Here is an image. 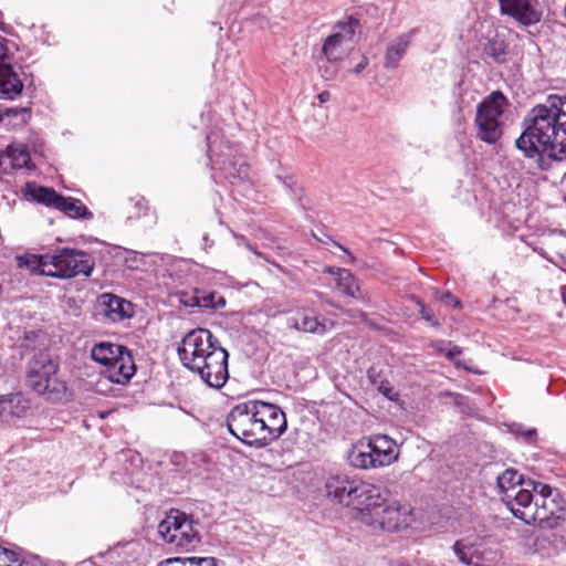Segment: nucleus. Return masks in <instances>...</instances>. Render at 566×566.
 <instances>
[{"label": "nucleus", "mask_w": 566, "mask_h": 566, "mask_svg": "<svg viewBox=\"0 0 566 566\" xmlns=\"http://www.w3.org/2000/svg\"><path fill=\"white\" fill-rule=\"evenodd\" d=\"M523 132L515 146L526 158L547 169L548 160H562L566 154V95H549L523 119Z\"/></svg>", "instance_id": "1"}, {"label": "nucleus", "mask_w": 566, "mask_h": 566, "mask_svg": "<svg viewBox=\"0 0 566 566\" xmlns=\"http://www.w3.org/2000/svg\"><path fill=\"white\" fill-rule=\"evenodd\" d=\"M178 356L186 368L211 388L220 389L229 379V354L209 329L196 328L187 333L178 347Z\"/></svg>", "instance_id": "2"}, {"label": "nucleus", "mask_w": 566, "mask_h": 566, "mask_svg": "<svg viewBox=\"0 0 566 566\" xmlns=\"http://www.w3.org/2000/svg\"><path fill=\"white\" fill-rule=\"evenodd\" d=\"M532 486L533 500L528 504L515 509L514 516L525 523H538L542 527L555 528L560 526L565 520L563 513L565 501L557 489L551 485L528 480Z\"/></svg>", "instance_id": "3"}, {"label": "nucleus", "mask_w": 566, "mask_h": 566, "mask_svg": "<svg viewBox=\"0 0 566 566\" xmlns=\"http://www.w3.org/2000/svg\"><path fill=\"white\" fill-rule=\"evenodd\" d=\"M325 493L332 501L353 506L361 514L368 501L379 500V488L347 473H333L325 481Z\"/></svg>", "instance_id": "4"}, {"label": "nucleus", "mask_w": 566, "mask_h": 566, "mask_svg": "<svg viewBox=\"0 0 566 566\" xmlns=\"http://www.w3.org/2000/svg\"><path fill=\"white\" fill-rule=\"evenodd\" d=\"M59 363L46 352L35 353L27 366V384L38 395L51 402L61 401L66 394V385L56 374Z\"/></svg>", "instance_id": "5"}, {"label": "nucleus", "mask_w": 566, "mask_h": 566, "mask_svg": "<svg viewBox=\"0 0 566 566\" xmlns=\"http://www.w3.org/2000/svg\"><path fill=\"white\" fill-rule=\"evenodd\" d=\"M264 420L259 413V400L235 405L227 417L229 432L241 442L262 448Z\"/></svg>", "instance_id": "6"}, {"label": "nucleus", "mask_w": 566, "mask_h": 566, "mask_svg": "<svg viewBox=\"0 0 566 566\" xmlns=\"http://www.w3.org/2000/svg\"><path fill=\"white\" fill-rule=\"evenodd\" d=\"M509 106L507 98L500 91H494L476 106L474 124L476 137L486 143L495 144L503 135V114Z\"/></svg>", "instance_id": "7"}, {"label": "nucleus", "mask_w": 566, "mask_h": 566, "mask_svg": "<svg viewBox=\"0 0 566 566\" xmlns=\"http://www.w3.org/2000/svg\"><path fill=\"white\" fill-rule=\"evenodd\" d=\"M198 522L185 512L170 510L158 525V534L178 551L188 552L200 542Z\"/></svg>", "instance_id": "8"}, {"label": "nucleus", "mask_w": 566, "mask_h": 566, "mask_svg": "<svg viewBox=\"0 0 566 566\" xmlns=\"http://www.w3.org/2000/svg\"><path fill=\"white\" fill-rule=\"evenodd\" d=\"M410 513L411 511L407 506L398 502L386 504L379 490V500L368 501L359 518L366 525L387 532H396L409 525Z\"/></svg>", "instance_id": "9"}, {"label": "nucleus", "mask_w": 566, "mask_h": 566, "mask_svg": "<svg viewBox=\"0 0 566 566\" xmlns=\"http://www.w3.org/2000/svg\"><path fill=\"white\" fill-rule=\"evenodd\" d=\"M51 265L54 266L53 272H43L45 276L71 279L80 274L90 276L94 269L93 258L81 250L61 249L50 259Z\"/></svg>", "instance_id": "10"}, {"label": "nucleus", "mask_w": 566, "mask_h": 566, "mask_svg": "<svg viewBox=\"0 0 566 566\" xmlns=\"http://www.w3.org/2000/svg\"><path fill=\"white\" fill-rule=\"evenodd\" d=\"M497 489L503 503L514 515L515 509L528 504L533 500L528 481H524L522 474L514 469H506L496 480Z\"/></svg>", "instance_id": "11"}, {"label": "nucleus", "mask_w": 566, "mask_h": 566, "mask_svg": "<svg viewBox=\"0 0 566 566\" xmlns=\"http://www.w3.org/2000/svg\"><path fill=\"white\" fill-rule=\"evenodd\" d=\"M259 413L264 420L263 444L264 447L280 438L287 428L286 417L282 409L269 402L259 400Z\"/></svg>", "instance_id": "12"}, {"label": "nucleus", "mask_w": 566, "mask_h": 566, "mask_svg": "<svg viewBox=\"0 0 566 566\" xmlns=\"http://www.w3.org/2000/svg\"><path fill=\"white\" fill-rule=\"evenodd\" d=\"M357 24L358 21L355 19H350L348 23H339V31L333 33L325 40L323 53L327 62L339 61L346 54Z\"/></svg>", "instance_id": "13"}, {"label": "nucleus", "mask_w": 566, "mask_h": 566, "mask_svg": "<svg viewBox=\"0 0 566 566\" xmlns=\"http://www.w3.org/2000/svg\"><path fill=\"white\" fill-rule=\"evenodd\" d=\"M454 555L465 566H482L486 560L488 551L484 548V537L470 535L454 542Z\"/></svg>", "instance_id": "14"}, {"label": "nucleus", "mask_w": 566, "mask_h": 566, "mask_svg": "<svg viewBox=\"0 0 566 566\" xmlns=\"http://www.w3.org/2000/svg\"><path fill=\"white\" fill-rule=\"evenodd\" d=\"M501 11L514 18L523 25H532L541 21L542 10L538 0H499Z\"/></svg>", "instance_id": "15"}, {"label": "nucleus", "mask_w": 566, "mask_h": 566, "mask_svg": "<svg viewBox=\"0 0 566 566\" xmlns=\"http://www.w3.org/2000/svg\"><path fill=\"white\" fill-rule=\"evenodd\" d=\"M135 373L136 366L133 356L125 346H123L120 356L114 355V358L109 359V364L103 370L109 381L119 385L127 384Z\"/></svg>", "instance_id": "16"}, {"label": "nucleus", "mask_w": 566, "mask_h": 566, "mask_svg": "<svg viewBox=\"0 0 566 566\" xmlns=\"http://www.w3.org/2000/svg\"><path fill=\"white\" fill-rule=\"evenodd\" d=\"M367 441L369 447L373 448V455L379 468L390 465L398 460V446L389 436L374 434Z\"/></svg>", "instance_id": "17"}, {"label": "nucleus", "mask_w": 566, "mask_h": 566, "mask_svg": "<svg viewBox=\"0 0 566 566\" xmlns=\"http://www.w3.org/2000/svg\"><path fill=\"white\" fill-rule=\"evenodd\" d=\"M101 306L103 315L113 323L122 322L134 314L129 301L108 293L101 296Z\"/></svg>", "instance_id": "18"}, {"label": "nucleus", "mask_w": 566, "mask_h": 566, "mask_svg": "<svg viewBox=\"0 0 566 566\" xmlns=\"http://www.w3.org/2000/svg\"><path fill=\"white\" fill-rule=\"evenodd\" d=\"M29 408V401L22 394H9L0 396V421L13 422L24 416Z\"/></svg>", "instance_id": "19"}, {"label": "nucleus", "mask_w": 566, "mask_h": 566, "mask_svg": "<svg viewBox=\"0 0 566 566\" xmlns=\"http://www.w3.org/2000/svg\"><path fill=\"white\" fill-rule=\"evenodd\" d=\"M289 326L304 333L324 334L326 332L325 324L305 307H300L296 314L289 318Z\"/></svg>", "instance_id": "20"}, {"label": "nucleus", "mask_w": 566, "mask_h": 566, "mask_svg": "<svg viewBox=\"0 0 566 566\" xmlns=\"http://www.w3.org/2000/svg\"><path fill=\"white\" fill-rule=\"evenodd\" d=\"M347 461L355 469L368 470L379 468L368 441H359L354 444L347 452Z\"/></svg>", "instance_id": "21"}, {"label": "nucleus", "mask_w": 566, "mask_h": 566, "mask_svg": "<svg viewBox=\"0 0 566 566\" xmlns=\"http://www.w3.org/2000/svg\"><path fill=\"white\" fill-rule=\"evenodd\" d=\"M23 91V83L12 66H2L0 69V97L14 99Z\"/></svg>", "instance_id": "22"}, {"label": "nucleus", "mask_w": 566, "mask_h": 566, "mask_svg": "<svg viewBox=\"0 0 566 566\" xmlns=\"http://www.w3.org/2000/svg\"><path fill=\"white\" fill-rule=\"evenodd\" d=\"M337 285L345 295L359 300L364 303L369 302L367 293L360 290L357 280L350 271L346 269H337Z\"/></svg>", "instance_id": "23"}, {"label": "nucleus", "mask_w": 566, "mask_h": 566, "mask_svg": "<svg viewBox=\"0 0 566 566\" xmlns=\"http://www.w3.org/2000/svg\"><path fill=\"white\" fill-rule=\"evenodd\" d=\"M31 118L29 107H8L0 109V126L13 129L25 125Z\"/></svg>", "instance_id": "24"}, {"label": "nucleus", "mask_w": 566, "mask_h": 566, "mask_svg": "<svg viewBox=\"0 0 566 566\" xmlns=\"http://www.w3.org/2000/svg\"><path fill=\"white\" fill-rule=\"evenodd\" d=\"M185 297L186 298H181V302L186 306L190 307L198 306L201 308H221L226 305V300L214 292L206 293L196 291L193 295H185Z\"/></svg>", "instance_id": "25"}, {"label": "nucleus", "mask_w": 566, "mask_h": 566, "mask_svg": "<svg viewBox=\"0 0 566 566\" xmlns=\"http://www.w3.org/2000/svg\"><path fill=\"white\" fill-rule=\"evenodd\" d=\"M410 44V35L401 34L394 41H391L385 54L384 65L387 69H394L398 66L399 61L402 59L406 53L407 48Z\"/></svg>", "instance_id": "26"}, {"label": "nucleus", "mask_w": 566, "mask_h": 566, "mask_svg": "<svg viewBox=\"0 0 566 566\" xmlns=\"http://www.w3.org/2000/svg\"><path fill=\"white\" fill-rule=\"evenodd\" d=\"M27 195L35 202L46 207H53L55 209L57 207V201L61 198V195H59L53 188L31 184L27 185Z\"/></svg>", "instance_id": "27"}, {"label": "nucleus", "mask_w": 566, "mask_h": 566, "mask_svg": "<svg viewBox=\"0 0 566 566\" xmlns=\"http://www.w3.org/2000/svg\"><path fill=\"white\" fill-rule=\"evenodd\" d=\"M216 164H220V169L223 171V176L231 184L241 182L249 179V166L247 164H238L234 160L223 159L218 160Z\"/></svg>", "instance_id": "28"}, {"label": "nucleus", "mask_w": 566, "mask_h": 566, "mask_svg": "<svg viewBox=\"0 0 566 566\" xmlns=\"http://www.w3.org/2000/svg\"><path fill=\"white\" fill-rule=\"evenodd\" d=\"M120 353H123V345L102 342L93 346L91 357L105 368L109 359L114 358V355L120 356Z\"/></svg>", "instance_id": "29"}, {"label": "nucleus", "mask_w": 566, "mask_h": 566, "mask_svg": "<svg viewBox=\"0 0 566 566\" xmlns=\"http://www.w3.org/2000/svg\"><path fill=\"white\" fill-rule=\"evenodd\" d=\"M51 256L48 255H36V254H24L17 256L18 265L20 268H27L32 273L44 275L42 272H52L51 270H46L50 263Z\"/></svg>", "instance_id": "30"}, {"label": "nucleus", "mask_w": 566, "mask_h": 566, "mask_svg": "<svg viewBox=\"0 0 566 566\" xmlns=\"http://www.w3.org/2000/svg\"><path fill=\"white\" fill-rule=\"evenodd\" d=\"M56 209L72 218L88 219L92 217V213L87 210V208L84 205L81 203L80 200L71 197L65 198L61 196V198L57 201Z\"/></svg>", "instance_id": "31"}, {"label": "nucleus", "mask_w": 566, "mask_h": 566, "mask_svg": "<svg viewBox=\"0 0 566 566\" xmlns=\"http://www.w3.org/2000/svg\"><path fill=\"white\" fill-rule=\"evenodd\" d=\"M485 55L492 57L496 63L506 62L507 45L499 38L490 39L484 48Z\"/></svg>", "instance_id": "32"}, {"label": "nucleus", "mask_w": 566, "mask_h": 566, "mask_svg": "<svg viewBox=\"0 0 566 566\" xmlns=\"http://www.w3.org/2000/svg\"><path fill=\"white\" fill-rule=\"evenodd\" d=\"M8 156L11 159V164L17 168H31V157L28 150L23 146H9Z\"/></svg>", "instance_id": "33"}, {"label": "nucleus", "mask_w": 566, "mask_h": 566, "mask_svg": "<svg viewBox=\"0 0 566 566\" xmlns=\"http://www.w3.org/2000/svg\"><path fill=\"white\" fill-rule=\"evenodd\" d=\"M537 541H539V537ZM541 541L551 543L556 551L566 548V534H564V528H552V531L542 535Z\"/></svg>", "instance_id": "34"}, {"label": "nucleus", "mask_w": 566, "mask_h": 566, "mask_svg": "<svg viewBox=\"0 0 566 566\" xmlns=\"http://www.w3.org/2000/svg\"><path fill=\"white\" fill-rule=\"evenodd\" d=\"M186 566H217L213 557H186Z\"/></svg>", "instance_id": "35"}, {"label": "nucleus", "mask_w": 566, "mask_h": 566, "mask_svg": "<svg viewBox=\"0 0 566 566\" xmlns=\"http://www.w3.org/2000/svg\"><path fill=\"white\" fill-rule=\"evenodd\" d=\"M18 553L0 546V566H11Z\"/></svg>", "instance_id": "36"}, {"label": "nucleus", "mask_w": 566, "mask_h": 566, "mask_svg": "<svg viewBox=\"0 0 566 566\" xmlns=\"http://www.w3.org/2000/svg\"><path fill=\"white\" fill-rule=\"evenodd\" d=\"M434 296L447 305L452 304L455 307L460 306V301L455 298L450 292L437 290Z\"/></svg>", "instance_id": "37"}, {"label": "nucleus", "mask_w": 566, "mask_h": 566, "mask_svg": "<svg viewBox=\"0 0 566 566\" xmlns=\"http://www.w3.org/2000/svg\"><path fill=\"white\" fill-rule=\"evenodd\" d=\"M319 71L322 73V76L326 80H332L335 77L337 73V67L333 62H327L323 65H319Z\"/></svg>", "instance_id": "38"}, {"label": "nucleus", "mask_w": 566, "mask_h": 566, "mask_svg": "<svg viewBox=\"0 0 566 566\" xmlns=\"http://www.w3.org/2000/svg\"><path fill=\"white\" fill-rule=\"evenodd\" d=\"M417 303L420 307L419 312L421 314V317L427 322L431 323L433 326H439V323L436 319L433 313L429 308H427V306L421 301H418Z\"/></svg>", "instance_id": "39"}, {"label": "nucleus", "mask_w": 566, "mask_h": 566, "mask_svg": "<svg viewBox=\"0 0 566 566\" xmlns=\"http://www.w3.org/2000/svg\"><path fill=\"white\" fill-rule=\"evenodd\" d=\"M160 566H186V557L168 558Z\"/></svg>", "instance_id": "40"}, {"label": "nucleus", "mask_w": 566, "mask_h": 566, "mask_svg": "<svg viewBox=\"0 0 566 566\" xmlns=\"http://www.w3.org/2000/svg\"><path fill=\"white\" fill-rule=\"evenodd\" d=\"M8 60V49L0 42V69L2 66H11Z\"/></svg>", "instance_id": "41"}, {"label": "nucleus", "mask_w": 566, "mask_h": 566, "mask_svg": "<svg viewBox=\"0 0 566 566\" xmlns=\"http://www.w3.org/2000/svg\"><path fill=\"white\" fill-rule=\"evenodd\" d=\"M522 437L526 442H533L536 438V430L535 429H527L522 432Z\"/></svg>", "instance_id": "42"}, {"label": "nucleus", "mask_w": 566, "mask_h": 566, "mask_svg": "<svg viewBox=\"0 0 566 566\" xmlns=\"http://www.w3.org/2000/svg\"><path fill=\"white\" fill-rule=\"evenodd\" d=\"M11 566H35V563L34 562H30V560H25V559H21L20 556L18 555L15 560H13V564Z\"/></svg>", "instance_id": "43"}, {"label": "nucleus", "mask_w": 566, "mask_h": 566, "mask_svg": "<svg viewBox=\"0 0 566 566\" xmlns=\"http://www.w3.org/2000/svg\"><path fill=\"white\" fill-rule=\"evenodd\" d=\"M460 354H461V348H460V347H458V346H452V347H451V348L446 353V356H447L448 358H450V359H451V358H453V357H455V356H458V355H460Z\"/></svg>", "instance_id": "44"}, {"label": "nucleus", "mask_w": 566, "mask_h": 566, "mask_svg": "<svg viewBox=\"0 0 566 566\" xmlns=\"http://www.w3.org/2000/svg\"><path fill=\"white\" fill-rule=\"evenodd\" d=\"M368 64V60L367 57H363L361 61L356 65V67L354 69V72L355 73H360Z\"/></svg>", "instance_id": "45"}, {"label": "nucleus", "mask_w": 566, "mask_h": 566, "mask_svg": "<svg viewBox=\"0 0 566 566\" xmlns=\"http://www.w3.org/2000/svg\"><path fill=\"white\" fill-rule=\"evenodd\" d=\"M331 98V94L328 91H323L321 92L318 95H317V99L319 103H326L327 101H329Z\"/></svg>", "instance_id": "46"}, {"label": "nucleus", "mask_w": 566, "mask_h": 566, "mask_svg": "<svg viewBox=\"0 0 566 566\" xmlns=\"http://www.w3.org/2000/svg\"><path fill=\"white\" fill-rule=\"evenodd\" d=\"M207 142H208L209 153L213 154L214 153V147H213V144L211 143V139H210L209 136L207 137Z\"/></svg>", "instance_id": "47"}, {"label": "nucleus", "mask_w": 566, "mask_h": 566, "mask_svg": "<svg viewBox=\"0 0 566 566\" xmlns=\"http://www.w3.org/2000/svg\"><path fill=\"white\" fill-rule=\"evenodd\" d=\"M523 431L524 430H522V426L521 424H514L513 432H515L516 434H521L522 436Z\"/></svg>", "instance_id": "48"}, {"label": "nucleus", "mask_w": 566, "mask_h": 566, "mask_svg": "<svg viewBox=\"0 0 566 566\" xmlns=\"http://www.w3.org/2000/svg\"><path fill=\"white\" fill-rule=\"evenodd\" d=\"M340 249L348 254L350 262L356 260V258L348 250L344 249L343 247H340Z\"/></svg>", "instance_id": "49"}, {"label": "nucleus", "mask_w": 566, "mask_h": 566, "mask_svg": "<svg viewBox=\"0 0 566 566\" xmlns=\"http://www.w3.org/2000/svg\"><path fill=\"white\" fill-rule=\"evenodd\" d=\"M327 272L337 276V269L328 268Z\"/></svg>", "instance_id": "50"}, {"label": "nucleus", "mask_w": 566, "mask_h": 566, "mask_svg": "<svg viewBox=\"0 0 566 566\" xmlns=\"http://www.w3.org/2000/svg\"><path fill=\"white\" fill-rule=\"evenodd\" d=\"M136 206H137L138 208H145V206H144V202H143V201H138Z\"/></svg>", "instance_id": "51"}, {"label": "nucleus", "mask_w": 566, "mask_h": 566, "mask_svg": "<svg viewBox=\"0 0 566 566\" xmlns=\"http://www.w3.org/2000/svg\"><path fill=\"white\" fill-rule=\"evenodd\" d=\"M203 240H205V242H208V235L207 234L203 237Z\"/></svg>", "instance_id": "52"}, {"label": "nucleus", "mask_w": 566, "mask_h": 566, "mask_svg": "<svg viewBox=\"0 0 566 566\" xmlns=\"http://www.w3.org/2000/svg\"><path fill=\"white\" fill-rule=\"evenodd\" d=\"M564 301L566 302V293L564 294Z\"/></svg>", "instance_id": "53"}]
</instances>
